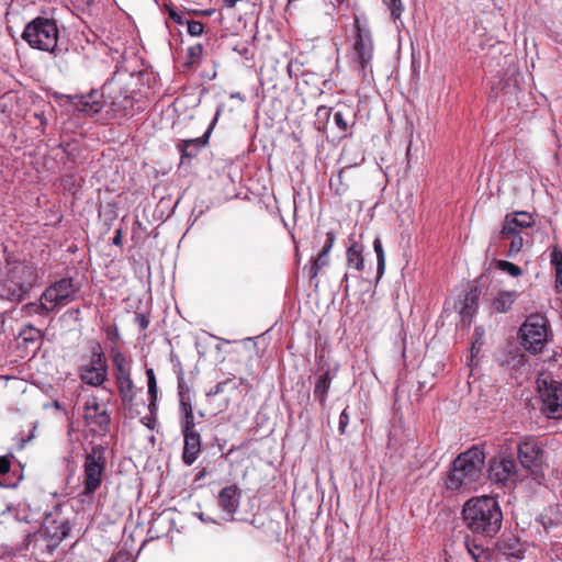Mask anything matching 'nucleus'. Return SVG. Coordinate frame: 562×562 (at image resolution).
I'll return each instance as SVG.
<instances>
[{
    "label": "nucleus",
    "instance_id": "20e7f679",
    "mask_svg": "<svg viewBox=\"0 0 562 562\" xmlns=\"http://www.w3.org/2000/svg\"><path fill=\"white\" fill-rule=\"evenodd\" d=\"M79 289L80 286L72 279H60L43 292L38 303H30L25 306V310L27 314L47 315L56 307L72 302Z\"/></svg>",
    "mask_w": 562,
    "mask_h": 562
},
{
    "label": "nucleus",
    "instance_id": "9b49d317",
    "mask_svg": "<svg viewBox=\"0 0 562 562\" xmlns=\"http://www.w3.org/2000/svg\"><path fill=\"white\" fill-rule=\"evenodd\" d=\"M356 36L351 49V61L359 71H366L373 57V43L369 29L361 26L355 18Z\"/></svg>",
    "mask_w": 562,
    "mask_h": 562
},
{
    "label": "nucleus",
    "instance_id": "aec40b11",
    "mask_svg": "<svg viewBox=\"0 0 562 562\" xmlns=\"http://www.w3.org/2000/svg\"><path fill=\"white\" fill-rule=\"evenodd\" d=\"M43 535L48 540L53 552L59 547V544L64 541V539L68 536L70 531V526L68 521H61L59 525H52L42 528Z\"/></svg>",
    "mask_w": 562,
    "mask_h": 562
},
{
    "label": "nucleus",
    "instance_id": "ddd939ff",
    "mask_svg": "<svg viewBox=\"0 0 562 562\" xmlns=\"http://www.w3.org/2000/svg\"><path fill=\"white\" fill-rule=\"evenodd\" d=\"M85 419L92 426L94 432L104 434L109 430L111 417L106 406L100 404L97 398L87 401L85 405Z\"/></svg>",
    "mask_w": 562,
    "mask_h": 562
},
{
    "label": "nucleus",
    "instance_id": "cd10ccee",
    "mask_svg": "<svg viewBox=\"0 0 562 562\" xmlns=\"http://www.w3.org/2000/svg\"><path fill=\"white\" fill-rule=\"evenodd\" d=\"M334 122L336 126L346 132L351 125L355 124V117L349 108L337 110L334 114Z\"/></svg>",
    "mask_w": 562,
    "mask_h": 562
},
{
    "label": "nucleus",
    "instance_id": "72a5a7b5",
    "mask_svg": "<svg viewBox=\"0 0 562 562\" xmlns=\"http://www.w3.org/2000/svg\"><path fill=\"white\" fill-rule=\"evenodd\" d=\"M202 53H203V46L201 44L190 46L188 48V58H187L186 65L192 66V65L199 64Z\"/></svg>",
    "mask_w": 562,
    "mask_h": 562
},
{
    "label": "nucleus",
    "instance_id": "ea45409f",
    "mask_svg": "<svg viewBox=\"0 0 562 562\" xmlns=\"http://www.w3.org/2000/svg\"><path fill=\"white\" fill-rule=\"evenodd\" d=\"M188 33L192 36H200L204 31V25L200 21H187Z\"/></svg>",
    "mask_w": 562,
    "mask_h": 562
},
{
    "label": "nucleus",
    "instance_id": "a878e982",
    "mask_svg": "<svg viewBox=\"0 0 562 562\" xmlns=\"http://www.w3.org/2000/svg\"><path fill=\"white\" fill-rule=\"evenodd\" d=\"M26 539L29 540V543L33 542L34 550L38 551L42 555H44V557L53 555V553H54L53 549H52L50 544L48 543V540L45 537V535H43L42 529L33 535H29L26 537Z\"/></svg>",
    "mask_w": 562,
    "mask_h": 562
},
{
    "label": "nucleus",
    "instance_id": "f8f14e48",
    "mask_svg": "<svg viewBox=\"0 0 562 562\" xmlns=\"http://www.w3.org/2000/svg\"><path fill=\"white\" fill-rule=\"evenodd\" d=\"M88 363L80 367L79 376L88 385L100 386L104 383L108 375V366L103 352L98 346Z\"/></svg>",
    "mask_w": 562,
    "mask_h": 562
},
{
    "label": "nucleus",
    "instance_id": "58836bf2",
    "mask_svg": "<svg viewBox=\"0 0 562 562\" xmlns=\"http://www.w3.org/2000/svg\"><path fill=\"white\" fill-rule=\"evenodd\" d=\"M11 469V461L8 456H0V476L7 474ZM1 487L12 486L10 483H7L0 479Z\"/></svg>",
    "mask_w": 562,
    "mask_h": 562
},
{
    "label": "nucleus",
    "instance_id": "c9c22d12",
    "mask_svg": "<svg viewBox=\"0 0 562 562\" xmlns=\"http://www.w3.org/2000/svg\"><path fill=\"white\" fill-rule=\"evenodd\" d=\"M180 425H181L182 435L199 434L194 429L195 423H194L193 414L182 415Z\"/></svg>",
    "mask_w": 562,
    "mask_h": 562
},
{
    "label": "nucleus",
    "instance_id": "412c9836",
    "mask_svg": "<svg viewBox=\"0 0 562 562\" xmlns=\"http://www.w3.org/2000/svg\"><path fill=\"white\" fill-rule=\"evenodd\" d=\"M479 295L476 291H471L459 301L458 311L462 317V321L470 324L472 316L477 310Z\"/></svg>",
    "mask_w": 562,
    "mask_h": 562
},
{
    "label": "nucleus",
    "instance_id": "393cba45",
    "mask_svg": "<svg viewBox=\"0 0 562 562\" xmlns=\"http://www.w3.org/2000/svg\"><path fill=\"white\" fill-rule=\"evenodd\" d=\"M363 247L358 243H352L347 249V261L349 267L361 271L364 268V260L362 257Z\"/></svg>",
    "mask_w": 562,
    "mask_h": 562
},
{
    "label": "nucleus",
    "instance_id": "f03ea898",
    "mask_svg": "<svg viewBox=\"0 0 562 562\" xmlns=\"http://www.w3.org/2000/svg\"><path fill=\"white\" fill-rule=\"evenodd\" d=\"M484 460L485 454L477 446L460 453L453 460L451 470L445 477L447 490L470 491L483 475Z\"/></svg>",
    "mask_w": 562,
    "mask_h": 562
},
{
    "label": "nucleus",
    "instance_id": "a18cd8bd",
    "mask_svg": "<svg viewBox=\"0 0 562 562\" xmlns=\"http://www.w3.org/2000/svg\"><path fill=\"white\" fill-rule=\"evenodd\" d=\"M178 390L179 395L182 394V392H190L189 387L186 385L183 376L178 378Z\"/></svg>",
    "mask_w": 562,
    "mask_h": 562
},
{
    "label": "nucleus",
    "instance_id": "c85d7f7f",
    "mask_svg": "<svg viewBox=\"0 0 562 562\" xmlns=\"http://www.w3.org/2000/svg\"><path fill=\"white\" fill-rule=\"evenodd\" d=\"M516 297L515 292H501L493 301V307L499 313H506L510 310Z\"/></svg>",
    "mask_w": 562,
    "mask_h": 562
},
{
    "label": "nucleus",
    "instance_id": "864d4df0",
    "mask_svg": "<svg viewBox=\"0 0 562 562\" xmlns=\"http://www.w3.org/2000/svg\"><path fill=\"white\" fill-rule=\"evenodd\" d=\"M475 350V342L472 345V352Z\"/></svg>",
    "mask_w": 562,
    "mask_h": 562
},
{
    "label": "nucleus",
    "instance_id": "b1692460",
    "mask_svg": "<svg viewBox=\"0 0 562 562\" xmlns=\"http://www.w3.org/2000/svg\"><path fill=\"white\" fill-rule=\"evenodd\" d=\"M331 376L328 371L322 373L315 383L314 397L322 406L325 405L328 390L330 387Z\"/></svg>",
    "mask_w": 562,
    "mask_h": 562
},
{
    "label": "nucleus",
    "instance_id": "3c124183",
    "mask_svg": "<svg viewBox=\"0 0 562 562\" xmlns=\"http://www.w3.org/2000/svg\"><path fill=\"white\" fill-rule=\"evenodd\" d=\"M204 475H205V470L201 471V472L198 474L196 479H198V480H200V479L204 477Z\"/></svg>",
    "mask_w": 562,
    "mask_h": 562
},
{
    "label": "nucleus",
    "instance_id": "49530a36",
    "mask_svg": "<svg viewBox=\"0 0 562 562\" xmlns=\"http://www.w3.org/2000/svg\"><path fill=\"white\" fill-rule=\"evenodd\" d=\"M169 16L176 22V23H179V24H182L183 23V19H182V15L180 13H177L175 10H170L169 11Z\"/></svg>",
    "mask_w": 562,
    "mask_h": 562
},
{
    "label": "nucleus",
    "instance_id": "1a4fd4ad",
    "mask_svg": "<svg viewBox=\"0 0 562 562\" xmlns=\"http://www.w3.org/2000/svg\"><path fill=\"white\" fill-rule=\"evenodd\" d=\"M105 465L104 447L100 445L92 447L91 451L86 456L83 464V495H91L100 487Z\"/></svg>",
    "mask_w": 562,
    "mask_h": 562
},
{
    "label": "nucleus",
    "instance_id": "a19ab883",
    "mask_svg": "<svg viewBox=\"0 0 562 562\" xmlns=\"http://www.w3.org/2000/svg\"><path fill=\"white\" fill-rule=\"evenodd\" d=\"M231 383V380L227 379L225 381L218 382L214 387L206 392V397L212 398L216 395L223 393L225 387Z\"/></svg>",
    "mask_w": 562,
    "mask_h": 562
},
{
    "label": "nucleus",
    "instance_id": "6e6552de",
    "mask_svg": "<svg viewBox=\"0 0 562 562\" xmlns=\"http://www.w3.org/2000/svg\"><path fill=\"white\" fill-rule=\"evenodd\" d=\"M37 281L35 269L23 262L9 266L4 285L8 288V297L21 301Z\"/></svg>",
    "mask_w": 562,
    "mask_h": 562
},
{
    "label": "nucleus",
    "instance_id": "f257e3e1",
    "mask_svg": "<svg viewBox=\"0 0 562 562\" xmlns=\"http://www.w3.org/2000/svg\"><path fill=\"white\" fill-rule=\"evenodd\" d=\"M463 520L473 533L493 538L502 528L503 513L494 497H473L463 506Z\"/></svg>",
    "mask_w": 562,
    "mask_h": 562
},
{
    "label": "nucleus",
    "instance_id": "8fccbe9b",
    "mask_svg": "<svg viewBox=\"0 0 562 562\" xmlns=\"http://www.w3.org/2000/svg\"><path fill=\"white\" fill-rule=\"evenodd\" d=\"M229 401L225 400L223 407L220 409V412L226 409L228 407Z\"/></svg>",
    "mask_w": 562,
    "mask_h": 562
},
{
    "label": "nucleus",
    "instance_id": "a211bd4d",
    "mask_svg": "<svg viewBox=\"0 0 562 562\" xmlns=\"http://www.w3.org/2000/svg\"><path fill=\"white\" fill-rule=\"evenodd\" d=\"M241 490L237 485H229L220 491L218 506L228 515H234L240 504Z\"/></svg>",
    "mask_w": 562,
    "mask_h": 562
},
{
    "label": "nucleus",
    "instance_id": "de8ad7c7",
    "mask_svg": "<svg viewBox=\"0 0 562 562\" xmlns=\"http://www.w3.org/2000/svg\"><path fill=\"white\" fill-rule=\"evenodd\" d=\"M121 243H122L121 231H117L115 236L113 237V244L121 245Z\"/></svg>",
    "mask_w": 562,
    "mask_h": 562
},
{
    "label": "nucleus",
    "instance_id": "bb28decb",
    "mask_svg": "<svg viewBox=\"0 0 562 562\" xmlns=\"http://www.w3.org/2000/svg\"><path fill=\"white\" fill-rule=\"evenodd\" d=\"M465 547L475 562H488L492 558L491 551L485 549L482 544L476 543L475 540H467Z\"/></svg>",
    "mask_w": 562,
    "mask_h": 562
},
{
    "label": "nucleus",
    "instance_id": "7ed1b4c3",
    "mask_svg": "<svg viewBox=\"0 0 562 562\" xmlns=\"http://www.w3.org/2000/svg\"><path fill=\"white\" fill-rule=\"evenodd\" d=\"M516 439L507 438L498 445L496 454L488 462L490 480L501 486H512L525 477L515 458Z\"/></svg>",
    "mask_w": 562,
    "mask_h": 562
},
{
    "label": "nucleus",
    "instance_id": "4c0bfd02",
    "mask_svg": "<svg viewBox=\"0 0 562 562\" xmlns=\"http://www.w3.org/2000/svg\"><path fill=\"white\" fill-rule=\"evenodd\" d=\"M497 267L501 270L509 273L513 277H518V276H520L522 273L521 269L518 266H516V265H514V263H512L509 261L499 260L497 262Z\"/></svg>",
    "mask_w": 562,
    "mask_h": 562
},
{
    "label": "nucleus",
    "instance_id": "c756f323",
    "mask_svg": "<svg viewBox=\"0 0 562 562\" xmlns=\"http://www.w3.org/2000/svg\"><path fill=\"white\" fill-rule=\"evenodd\" d=\"M551 263L555 270V290L562 293V250L554 248L551 254Z\"/></svg>",
    "mask_w": 562,
    "mask_h": 562
},
{
    "label": "nucleus",
    "instance_id": "9d476101",
    "mask_svg": "<svg viewBox=\"0 0 562 562\" xmlns=\"http://www.w3.org/2000/svg\"><path fill=\"white\" fill-rule=\"evenodd\" d=\"M542 453L535 440H516L515 457L517 456V463L525 476L531 475L533 480H538L542 475Z\"/></svg>",
    "mask_w": 562,
    "mask_h": 562
},
{
    "label": "nucleus",
    "instance_id": "4468645a",
    "mask_svg": "<svg viewBox=\"0 0 562 562\" xmlns=\"http://www.w3.org/2000/svg\"><path fill=\"white\" fill-rule=\"evenodd\" d=\"M66 98L76 110L89 115L99 113L103 108L102 95L98 91L81 95H66Z\"/></svg>",
    "mask_w": 562,
    "mask_h": 562
},
{
    "label": "nucleus",
    "instance_id": "6ab92c4d",
    "mask_svg": "<svg viewBox=\"0 0 562 562\" xmlns=\"http://www.w3.org/2000/svg\"><path fill=\"white\" fill-rule=\"evenodd\" d=\"M201 453L200 434L183 435L182 461L186 465H192Z\"/></svg>",
    "mask_w": 562,
    "mask_h": 562
},
{
    "label": "nucleus",
    "instance_id": "37998d69",
    "mask_svg": "<svg viewBox=\"0 0 562 562\" xmlns=\"http://www.w3.org/2000/svg\"><path fill=\"white\" fill-rule=\"evenodd\" d=\"M348 424H349V414L347 413V409L345 408L339 416V432L340 434H345Z\"/></svg>",
    "mask_w": 562,
    "mask_h": 562
},
{
    "label": "nucleus",
    "instance_id": "f704fd0d",
    "mask_svg": "<svg viewBox=\"0 0 562 562\" xmlns=\"http://www.w3.org/2000/svg\"><path fill=\"white\" fill-rule=\"evenodd\" d=\"M148 395L150 397V405L157 400V383L153 369L146 370Z\"/></svg>",
    "mask_w": 562,
    "mask_h": 562
},
{
    "label": "nucleus",
    "instance_id": "2f4dec72",
    "mask_svg": "<svg viewBox=\"0 0 562 562\" xmlns=\"http://www.w3.org/2000/svg\"><path fill=\"white\" fill-rule=\"evenodd\" d=\"M113 366L115 369V378L117 375H126L131 373V361L121 351L113 353Z\"/></svg>",
    "mask_w": 562,
    "mask_h": 562
},
{
    "label": "nucleus",
    "instance_id": "2eb2a0df",
    "mask_svg": "<svg viewBox=\"0 0 562 562\" xmlns=\"http://www.w3.org/2000/svg\"><path fill=\"white\" fill-rule=\"evenodd\" d=\"M220 113H221V110L218 109L216 111L213 123L210 125V127L207 128V131L205 132V134L203 136L196 137V138L183 139L177 145V148L181 153L182 159H184V158L190 159V158L195 157L199 154V151L201 150V148L207 144L209 136L211 134L213 125L216 122Z\"/></svg>",
    "mask_w": 562,
    "mask_h": 562
},
{
    "label": "nucleus",
    "instance_id": "0eeeda50",
    "mask_svg": "<svg viewBox=\"0 0 562 562\" xmlns=\"http://www.w3.org/2000/svg\"><path fill=\"white\" fill-rule=\"evenodd\" d=\"M541 402V412L551 419L562 418V382L548 373H541L537 380Z\"/></svg>",
    "mask_w": 562,
    "mask_h": 562
},
{
    "label": "nucleus",
    "instance_id": "7c9ffc66",
    "mask_svg": "<svg viewBox=\"0 0 562 562\" xmlns=\"http://www.w3.org/2000/svg\"><path fill=\"white\" fill-rule=\"evenodd\" d=\"M383 2L387 5L391 19L395 23L396 29L403 26L401 16L404 11V4L402 0H383Z\"/></svg>",
    "mask_w": 562,
    "mask_h": 562
},
{
    "label": "nucleus",
    "instance_id": "09e8293b",
    "mask_svg": "<svg viewBox=\"0 0 562 562\" xmlns=\"http://www.w3.org/2000/svg\"><path fill=\"white\" fill-rule=\"evenodd\" d=\"M53 406H54L56 409H63V406H61V404H60V402H59V401H54Z\"/></svg>",
    "mask_w": 562,
    "mask_h": 562
},
{
    "label": "nucleus",
    "instance_id": "4be33fe9",
    "mask_svg": "<svg viewBox=\"0 0 562 562\" xmlns=\"http://www.w3.org/2000/svg\"><path fill=\"white\" fill-rule=\"evenodd\" d=\"M496 549L505 557L522 558L521 544L518 539L513 536L502 537L496 542Z\"/></svg>",
    "mask_w": 562,
    "mask_h": 562
},
{
    "label": "nucleus",
    "instance_id": "39448f33",
    "mask_svg": "<svg viewBox=\"0 0 562 562\" xmlns=\"http://www.w3.org/2000/svg\"><path fill=\"white\" fill-rule=\"evenodd\" d=\"M58 35L59 31L55 20L36 18L25 26L22 38L33 48L54 53Z\"/></svg>",
    "mask_w": 562,
    "mask_h": 562
},
{
    "label": "nucleus",
    "instance_id": "423d86ee",
    "mask_svg": "<svg viewBox=\"0 0 562 562\" xmlns=\"http://www.w3.org/2000/svg\"><path fill=\"white\" fill-rule=\"evenodd\" d=\"M519 333L524 348L529 352L538 353L549 341V321L541 314H531L521 325Z\"/></svg>",
    "mask_w": 562,
    "mask_h": 562
},
{
    "label": "nucleus",
    "instance_id": "79ce46f5",
    "mask_svg": "<svg viewBox=\"0 0 562 562\" xmlns=\"http://www.w3.org/2000/svg\"><path fill=\"white\" fill-rule=\"evenodd\" d=\"M512 236H513V240L510 243L509 252L510 254H517L522 248L524 239H522V237L519 234L512 235Z\"/></svg>",
    "mask_w": 562,
    "mask_h": 562
},
{
    "label": "nucleus",
    "instance_id": "603ef678",
    "mask_svg": "<svg viewBox=\"0 0 562 562\" xmlns=\"http://www.w3.org/2000/svg\"><path fill=\"white\" fill-rule=\"evenodd\" d=\"M338 4H341L345 0H335Z\"/></svg>",
    "mask_w": 562,
    "mask_h": 562
},
{
    "label": "nucleus",
    "instance_id": "5701e85b",
    "mask_svg": "<svg viewBox=\"0 0 562 562\" xmlns=\"http://www.w3.org/2000/svg\"><path fill=\"white\" fill-rule=\"evenodd\" d=\"M120 396L124 404H131L134 401V383L131 373L126 375H117L115 378Z\"/></svg>",
    "mask_w": 562,
    "mask_h": 562
},
{
    "label": "nucleus",
    "instance_id": "e433bc0d",
    "mask_svg": "<svg viewBox=\"0 0 562 562\" xmlns=\"http://www.w3.org/2000/svg\"><path fill=\"white\" fill-rule=\"evenodd\" d=\"M179 404L181 416L193 414L190 392H182V394H180Z\"/></svg>",
    "mask_w": 562,
    "mask_h": 562
},
{
    "label": "nucleus",
    "instance_id": "473e14b6",
    "mask_svg": "<svg viewBox=\"0 0 562 562\" xmlns=\"http://www.w3.org/2000/svg\"><path fill=\"white\" fill-rule=\"evenodd\" d=\"M373 249L376 254V260H378V274L381 277L385 269V255L382 246V241L380 237H375L373 240Z\"/></svg>",
    "mask_w": 562,
    "mask_h": 562
},
{
    "label": "nucleus",
    "instance_id": "dca6fc26",
    "mask_svg": "<svg viewBox=\"0 0 562 562\" xmlns=\"http://www.w3.org/2000/svg\"><path fill=\"white\" fill-rule=\"evenodd\" d=\"M336 236L334 232H328L326 234V239L324 241V245L322 247V250L318 252L316 257H312V266L310 268V280L314 281L317 279V276L319 271L329 266V252L333 248V245L335 243Z\"/></svg>",
    "mask_w": 562,
    "mask_h": 562
},
{
    "label": "nucleus",
    "instance_id": "c03bdc74",
    "mask_svg": "<svg viewBox=\"0 0 562 562\" xmlns=\"http://www.w3.org/2000/svg\"><path fill=\"white\" fill-rule=\"evenodd\" d=\"M135 321L142 330L146 329L149 325V319L144 314H137Z\"/></svg>",
    "mask_w": 562,
    "mask_h": 562
},
{
    "label": "nucleus",
    "instance_id": "f3484780",
    "mask_svg": "<svg viewBox=\"0 0 562 562\" xmlns=\"http://www.w3.org/2000/svg\"><path fill=\"white\" fill-rule=\"evenodd\" d=\"M532 224V216L527 212L508 214L501 232L502 237L519 234L521 228L530 227Z\"/></svg>",
    "mask_w": 562,
    "mask_h": 562
}]
</instances>
